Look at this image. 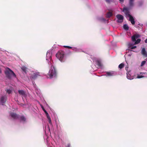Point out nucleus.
<instances>
[{
  "label": "nucleus",
  "instance_id": "c9c22d12",
  "mask_svg": "<svg viewBox=\"0 0 147 147\" xmlns=\"http://www.w3.org/2000/svg\"><path fill=\"white\" fill-rule=\"evenodd\" d=\"M127 68L128 67H125V69L126 70V71H127Z\"/></svg>",
  "mask_w": 147,
  "mask_h": 147
},
{
  "label": "nucleus",
  "instance_id": "a878e982",
  "mask_svg": "<svg viewBox=\"0 0 147 147\" xmlns=\"http://www.w3.org/2000/svg\"><path fill=\"white\" fill-rule=\"evenodd\" d=\"M146 63V61H143L141 63L140 66L142 67Z\"/></svg>",
  "mask_w": 147,
  "mask_h": 147
},
{
  "label": "nucleus",
  "instance_id": "9b49d317",
  "mask_svg": "<svg viewBox=\"0 0 147 147\" xmlns=\"http://www.w3.org/2000/svg\"><path fill=\"white\" fill-rule=\"evenodd\" d=\"M116 17L118 19L117 22L119 23H121L123 22V17L120 14H118L116 16Z\"/></svg>",
  "mask_w": 147,
  "mask_h": 147
},
{
  "label": "nucleus",
  "instance_id": "4468645a",
  "mask_svg": "<svg viewBox=\"0 0 147 147\" xmlns=\"http://www.w3.org/2000/svg\"><path fill=\"white\" fill-rule=\"evenodd\" d=\"M11 116L12 117V118H13L14 119H17L19 118V117L16 114L13 113H11Z\"/></svg>",
  "mask_w": 147,
  "mask_h": 147
},
{
  "label": "nucleus",
  "instance_id": "393cba45",
  "mask_svg": "<svg viewBox=\"0 0 147 147\" xmlns=\"http://www.w3.org/2000/svg\"><path fill=\"white\" fill-rule=\"evenodd\" d=\"M129 47H130L132 49H134L136 47V46H132V45L130 44H129Z\"/></svg>",
  "mask_w": 147,
  "mask_h": 147
},
{
  "label": "nucleus",
  "instance_id": "cd10ccee",
  "mask_svg": "<svg viewBox=\"0 0 147 147\" xmlns=\"http://www.w3.org/2000/svg\"><path fill=\"white\" fill-rule=\"evenodd\" d=\"M63 47L65 48H67L68 49H71L72 47L70 46H64Z\"/></svg>",
  "mask_w": 147,
  "mask_h": 147
},
{
  "label": "nucleus",
  "instance_id": "6e6552de",
  "mask_svg": "<svg viewBox=\"0 0 147 147\" xmlns=\"http://www.w3.org/2000/svg\"><path fill=\"white\" fill-rule=\"evenodd\" d=\"M52 53L51 51H48L47 53L46 60L48 61L49 65H51L52 63L50 62L51 59Z\"/></svg>",
  "mask_w": 147,
  "mask_h": 147
},
{
  "label": "nucleus",
  "instance_id": "e433bc0d",
  "mask_svg": "<svg viewBox=\"0 0 147 147\" xmlns=\"http://www.w3.org/2000/svg\"><path fill=\"white\" fill-rule=\"evenodd\" d=\"M1 69L0 68V73H1Z\"/></svg>",
  "mask_w": 147,
  "mask_h": 147
},
{
  "label": "nucleus",
  "instance_id": "b1692460",
  "mask_svg": "<svg viewBox=\"0 0 147 147\" xmlns=\"http://www.w3.org/2000/svg\"><path fill=\"white\" fill-rule=\"evenodd\" d=\"M112 13L111 12H109L107 14V16L108 18H109L111 16H112Z\"/></svg>",
  "mask_w": 147,
  "mask_h": 147
},
{
  "label": "nucleus",
  "instance_id": "7c9ffc66",
  "mask_svg": "<svg viewBox=\"0 0 147 147\" xmlns=\"http://www.w3.org/2000/svg\"><path fill=\"white\" fill-rule=\"evenodd\" d=\"M41 108H42V109L43 110V111H44V110H45V109H44V107H43V106H41Z\"/></svg>",
  "mask_w": 147,
  "mask_h": 147
},
{
  "label": "nucleus",
  "instance_id": "c756f323",
  "mask_svg": "<svg viewBox=\"0 0 147 147\" xmlns=\"http://www.w3.org/2000/svg\"><path fill=\"white\" fill-rule=\"evenodd\" d=\"M108 3H109L111 1V0H105Z\"/></svg>",
  "mask_w": 147,
  "mask_h": 147
},
{
  "label": "nucleus",
  "instance_id": "0eeeda50",
  "mask_svg": "<svg viewBox=\"0 0 147 147\" xmlns=\"http://www.w3.org/2000/svg\"><path fill=\"white\" fill-rule=\"evenodd\" d=\"M140 37V35L137 34H136L132 36L131 37V39L134 42L135 44H137L139 43L141 41V39H138L137 40H136V39Z\"/></svg>",
  "mask_w": 147,
  "mask_h": 147
},
{
  "label": "nucleus",
  "instance_id": "7ed1b4c3",
  "mask_svg": "<svg viewBox=\"0 0 147 147\" xmlns=\"http://www.w3.org/2000/svg\"><path fill=\"white\" fill-rule=\"evenodd\" d=\"M57 58L61 62H64L66 60V57L64 52L62 51H59L56 54Z\"/></svg>",
  "mask_w": 147,
  "mask_h": 147
},
{
  "label": "nucleus",
  "instance_id": "473e14b6",
  "mask_svg": "<svg viewBox=\"0 0 147 147\" xmlns=\"http://www.w3.org/2000/svg\"><path fill=\"white\" fill-rule=\"evenodd\" d=\"M144 42L145 43H147V38H146L144 40Z\"/></svg>",
  "mask_w": 147,
  "mask_h": 147
},
{
  "label": "nucleus",
  "instance_id": "f3484780",
  "mask_svg": "<svg viewBox=\"0 0 147 147\" xmlns=\"http://www.w3.org/2000/svg\"><path fill=\"white\" fill-rule=\"evenodd\" d=\"M71 49L73 51H74L76 52H80L81 51V50L80 49L76 47H72Z\"/></svg>",
  "mask_w": 147,
  "mask_h": 147
},
{
  "label": "nucleus",
  "instance_id": "72a5a7b5",
  "mask_svg": "<svg viewBox=\"0 0 147 147\" xmlns=\"http://www.w3.org/2000/svg\"><path fill=\"white\" fill-rule=\"evenodd\" d=\"M66 147H70V146L69 144H68Z\"/></svg>",
  "mask_w": 147,
  "mask_h": 147
},
{
  "label": "nucleus",
  "instance_id": "2eb2a0df",
  "mask_svg": "<svg viewBox=\"0 0 147 147\" xmlns=\"http://www.w3.org/2000/svg\"><path fill=\"white\" fill-rule=\"evenodd\" d=\"M19 119L21 122L24 123L26 121V118L23 116H20Z\"/></svg>",
  "mask_w": 147,
  "mask_h": 147
},
{
  "label": "nucleus",
  "instance_id": "ddd939ff",
  "mask_svg": "<svg viewBox=\"0 0 147 147\" xmlns=\"http://www.w3.org/2000/svg\"><path fill=\"white\" fill-rule=\"evenodd\" d=\"M142 54L145 57H147V52L145 50V48H143L142 49L141 51Z\"/></svg>",
  "mask_w": 147,
  "mask_h": 147
},
{
  "label": "nucleus",
  "instance_id": "f03ea898",
  "mask_svg": "<svg viewBox=\"0 0 147 147\" xmlns=\"http://www.w3.org/2000/svg\"><path fill=\"white\" fill-rule=\"evenodd\" d=\"M129 8L127 7H124L123 8V11L124 12L126 18H129V20L130 21L132 25L135 24L134 19L133 17L131 15L129 11Z\"/></svg>",
  "mask_w": 147,
  "mask_h": 147
},
{
  "label": "nucleus",
  "instance_id": "4be33fe9",
  "mask_svg": "<svg viewBox=\"0 0 147 147\" xmlns=\"http://www.w3.org/2000/svg\"><path fill=\"white\" fill-rule=\"evenodd\" d=\"M22 70L25 72L26 73L27 68L24 66H22L21 68Z\"/></svg>",
  "mask_w": 147,
  "mask_h": 147
},
{
  "label": "nucleus",
  "instance_id": "1a4fd4ad",
  "mask_svg": "<svg viewBox=\"0 0 147 147\" xmlns=\"http://www.w3.org/2000/svg\"><path fill=\"white\" fill-rule=\"evenodd\" d=\"M117 73L116 72L113 71H110L106 72V74L105 75L106 76H113L117 75Z\"/></svg>",
  "mask_w": 147,
  "mask_h": 147
},
{
  "label": "nucleus",
  "instance_id": "6ab92c4d",
  "mask_svg": "<svg viewBox=\"0 0 147 147\" xmlns=\"http://www.w3.org/2000/svg\"><path fill=\"white\" fill-rule=\"evenodd\" d=\"M47 117L48 119L49 123L50 124H51V123H52L51 121V118L50 117L49 115H48L47 116Z\"/></svg>",
  "mask_w": 147,
  "mask_h": 147
},
{
  "label": "nucleus",
  "instance_id": "2f4dec72",
  "mask_svg": "<svg viewBox=\"0 0 147 147\" xmlns=\"http://www.w3.org/2000/svg\"><path fill=\"white\" fill-rule=\"evenodd\" d=\"M120 2L121 3H123L124 1V0H119Z\"/></svg>",
  "mask_w": 147,
  "mask_h": 147
},
{
  "label": "nucleus",
  "instance_id": "f257e3e1",
  "mask_svg": "<svg viewBox=\"0 0 147 147\" xmlns=\"http://www.w3.org/2000/svg\"><path fill=\"white\" fill-rule=\"evenodd\" d=\"M57 74V72L56 68L53 65L51 67L48 74L47 78L49 79H52L56 78Z\"/></svg>",
  "mask_w": 147,
  "mask_h": 147
},
{
  "label": "nucleus",
  "instance_id": "423d86ee",
  "mask_svg": "<svg viewBox=\"0 0 147 147\" xmlns=\"http://www.w3.org/2000/svg\"><path fill=\"white\" fill-rule=\"evenodd\" d=\"M39 76V73L36 71H31L29 74V77L32 80L35 79Z\"/></svg>",
  "mask_w": 147,
  "mask_h": 147
},
{
  "label": "nucleus",
  "instance_id": "f704fd0d",
  "mask_svg": "<svg viewBox=\"0 0 147 147\" xmlns=\"http://www.w3.org/2000/svg\"><path fill=\"white\" fill-rule=\"evenodd\" d=\"M140 74H142V75L144 74V73H140Z\"/></svg>",
  "mask_w": 147,
  "mask_h": 147
},
{
  "label": "nucleus",
  "instance_id": "dca6fc26",
  "mask_svg": "<svg viewBox=\"0 0 147 147\" xmlns=\"http://www.w3.org/2000/svg\"><path fill=\"white\" fill-rule=\"evenodd\" d=\"M6 97L5 96H3L1 97V104L3 105V104L6 101Z\"/></svg>",
  "mask_w": 147,
  "mask_h": 147
},
{
  "label": "nucleus",
  "instance_id": "4c0bfd02",
  "mask_svg": "<svg viewBox=\"0 0 147 147\" xmlns=\"http://www.w3.org/2000/svg\"><path fill=\"white\" fill-rule=\"evenodd\" d=\"M33 85L34 86V87H35V86H34V83H33ZM34 88H35V89H36V87H34Z\"/></svg>",
  "mask_w": 147,
  "mask_h": 147
},
{
  "label": "nucleus",
  "instance_id": "39448f33",
  "mask_svg": "<svg viewBox=\"0 0 147 147\" xmlns=\"http://www.w3.org/2000/svg\"><path fill=\"white\" fill-rule=\"evenodd\" d=\"M143 77H144V76L139 75L136 77L135 75L133 76L132 75L130 71H127V78L128 80H132L134 78H140Z\"/></svg>",
  "mask_w": 147,
  "mask_h": 147
},
{
  "label": "nucleus",
  "instance_id": "aec40b11",
  "mask_svg": "<svg viewBox=\"0 0 147 147\" xmlns=\"http://www.w3.org/2000/svg\"><path fill=\"white\" fill-rule=\"evenodd\" d=\"M44 139L45 140H46L47 144H48V142L49 141V139L47 136L46 135H45L44 136Z\"/></svg>",
  "mask_w": 147,
  "mask_h": 147
},
{
  "label": "nucleus",
  "instance_id": "a211bd4d",
  "mask_svg": "<svg viewBox=\"0 0 147 147\" xmlns=\"http://www.w3.org/2000/svg\"><path fill=\"white\" fill-rule=\"evenodd\" d=\"M129 7H131L133 5V0H129Z\"/></svg>",
  "mask_w": 147,
  "mask_h": 147
},
{
  "label": "nucleus",
  "instance_id": "20e7f679",
  "mask_svg": "<svg viewBox=\"0 0 147 147\" xmlns=\"http://www.w3.org/2000/svg\"><path fill=\"white\" fill-rule=\"evenodd\" d=\"M5 73L7 77L10 78L11 77L16 78V76L14 72L11 69L7 67L5 71Z\"/></svg>",
  "mask_w": 147,
  "mask_h": 147
},
{
  "label": "nucleus",
  "instance_id": "c85d7f7f",
  "mask_svg": "<svg viewBox=\"0 0 147 147\" xmlns=\"http://www.w3.org/2000/svg\"><path fill=\"white\" fill-rule=\"evenodd\" d=\"M44 112L45 113V114H46V115L47 116L48 115H49L48 113L47 112V111H46L45 110H44Z\"/></svg>",
  "mask_w": 147,
  "mask_h": 147
},
{
  "label": "nucleus",
  "instance_id": "9d476101",
  "mask_svg": "<svg viewBox=\"0 0 147 147\" xmlns=\"http://www.w3.org/2000/svg\"><path fill=\"white\" fill-rule=\"evenodd\" d=\"M93 60L95 66L97 65L98 67L101 66V63L100 60L96 58H94L93 59Z\"/></svg>",
  "mask_w": 147,
  "mask_h": 147
},
{
  "label": "nucleus",
  "instance_id": "5701e85b",
  "mask_svg": "<svg viewBox=\"0 0 147 147\" xmlns=\"http://www.w3.org/2000/svg\"><path fill=\"white\" fill-rule=\"evenodd\" d=\"M124 66V64L123 63L120 64L119 66V67L121 69L123 68Z\"/></svg>",
  "mask_w": 147,
  "mask_h": 147
},
{
  "label": "nucleus",
  "instance_id": "bb28decb",
  "mask_svg": "<svg viewBox=\"0 0 147 147\" xmlns=\"http://www.w3.org/2000/svg\"><path fill=\"white\" fill-rule=\"evenodd\" d=\"M7 92L8 94H10L11 92V90L9 89H8L7 90Z\"/></svg>",
  "mask_w": 147,
  "mask_h": 147
},
{
  "label": "nucleus",
  "instance_id": "412c9836",
  "mask_svg": "<svg viewBox=\"0 0 147 147\" xmlns=\"http://www.w3.org/2000/svg\"><path fill=\"white\" fill-rule=\"evenodd\" d=\"M123 28L126 30H128L129 29L128 26L127 24H124L123 26Z\"/></svg>",
  "mask_w": 147,
  "mask_h": 147
},
{
  "label": "nucleus",
  "instance_id": "f8f14e48",
  "mask_svg": "<svg viewBox=\"0 0 147 147\" xmlns=\"http://www.w3.org/2000/svg\"><path fill=\"white\" fill-rule=\"evenodd\" d=\"M18 92L19 94L22 96L23 98V97H26V94L24 90H19Z\"/></svg>",
  "mask_w": 147,
  "mask_h": 147
}]
</instances>
